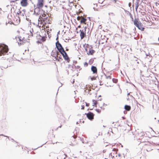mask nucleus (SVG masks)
Here are the masks:
<instances>
[{
    "instance_id": "obj_26",
    "label": "nucleus",
    "mask_w": 159,
    "mask_h": 159,
    "mask_svg": "<svg viewBox=\"0 0 159 159\" xmlns=\"http://www.w3.org/2000/svg\"><path fill=\"white\" fill-rule=\"evenodd\" d=\"M77 30V28L75 27V29L74 30V31H73V32L74 33V34H75V32Z\"/></svg>"
},
{
    "instance_id": "obj_42",
    "label": "nucleus",
    "mask_w": 159,
    "mask_h": 159,
    "mask_svg": "<svg viewBox=\"0 0 159 159\" xmlns=\"http://www.w3.org/2000/svg\"><path fill=\"white\" fill-rule=\"evenodd\" d=\"M104 159H107V158H105Z\"/></svg>"
},
{
    "instance_id": "obj_17",
    "label": "nucleus",
    "mask_w": 159,
    "mask_h": 159,
    "mask_svg": "<svg viewBox=\"0 0 159 159\" xmlns=\"http://www.w3.org/2000/svg\"><path fill=\"white\" fill-rule=\"evenodd\" d=\"M14 23L17 25L20 23V19L18 17V19H14Z\"/></svg>"
},
{
    "instance_id": "obj_18",
    "label": "nucleus",
    "mask_w": 159,
    "mask_h": 159,
    "mask_svg": "<svg viewBox=\"0 0 159 159\" xmlns=\"http://www.w3.org/2000/svg\"><path fill=\"white\" fill-rule=\"evenodd\" d=\"M92 102H93V106L97 107V104H98V102L96 100H92Z\"/></svg>"
},
{
    "instance_id": "obj_39",
    "label": "nucleus",
    "mask_w": 159,
    "mask_h": 159,
    "mask_svg": "<svg viewBox=\"0 0 159 159\" xmlns=\"http://www.w3.org/2000/svg\"><path fill=\"white\" fill-rule=\"evenodd\" d=\"M70 3H72L73 4V5L74 6V4H73V3L72 2H70Z\"/></svg>"
},
{
    "instance_id": "obj_15",
    "label": "nucleus",
    "mask_w": 159,
    "mask_h": 159,
    "mask_svg": "<svg viewBox=\"0 0 159 159\" xmlns=\"http://www.w3.org/2000/svg\"><path fill=\"white\" fill-rule=\"evenodd\" d=\"M66 157V155L63 153L60 154L58 156L57 159H65Z\"/></svg>"
},
{
    "instance_id": "obj_6",
    "label": "nucleus",
    "mask_w": 159,
    "mask_h": 159,
    "mask_svg": "<svg viewBox=\"0 0 159 159\" xmlns=\"http://www.w3.org/2000/svg\"><path fill=\"white\" fill-rule=\"evenodd\" d=\"M84 47L88 55H93L95 52L88 44H85L84 45Z\"/></svg>"
},
{
    "instance_id": "obj_31",
    "label": "nucleus",
    "mask_w": 159,
    "mask_h": 159,
    "mask_svg": "<svg viewBox=\"0 0 159 159\" xmlns=\"http://www.w3.org/2000/svg\"><path fill=\"white\" fill-rule=\"evenodd\" d=\"M76 68L77 69H79V70H80V69H81V68H80V67L79 66H77L76 67Z\"/></svg>"
},
{
    "instance_id": "obj_12",
    "label": "nucleus",
    "mask_w": 159,
    "mask_h": 159,
    "mask_svg": "<svg viewBox=\"0 0 159 159\" xmlns=\"http://www.w3.org/2000/svg\"><path fill=\"white\" fill-rule=\"evenodd\" d=\"M77 19L78 20H80V22L81 23L86 24V21L87 20V19L84 18V17L81 16H78L77 17Z\"/></svg>"
},
{
    "instance_id": "obj_27",
    "label": "nucleus",
    "mask_w": 159,
    "mask_h": 159,
    "mask_svg": "<svg viewBox=\"0 0 159 159\" xmlns=\"http://www.w3.org/2000/svg\"><path fill=\"white\" fill-rule=\"evenodd\" d=\"M84 105H81V109L82 110H84Z\"/></svg>"
},
{
    "instance_id": "obj_30",
    "label": "nucleus",
    "mask_w": 159,
    "mask_h": 159,
    "mask_svg": "<svg viewBox=\"0 0 159 159\" xmlns=\"http://www.w3.org/2000/svg\"><path fill=\"white\" fill-rule=\"evenodd\" d=\"M42 40L43 41H44L46 40L45 38L44 37H42Z\"/></svg>"
},
{
    "instance_id": "obj_35",
    "label": "nucleus",
    "mask_w": 159,
    "mask_h": 159,
    "mask_svg": "<svg viewBox=\"0 0 159 159\" xmlns=\"http://www.w3.org/2000/svg\"><path fill=\"white\" fill-rule=\"evenodd\" d=\"M16 144V145H17V146H16V147H17V146H18L19 147H20V146L17 143H15Z\"/></svg>"
},
{
    "instance_id": "obj_8",
    "label": "nucleus",
    "mask_w": 159,
    "mask_h": 159,
    "mask_svg": "<svg viewBox=\"0 0 159 159\" xmlns=\"http://www.w3.org/2000/svg\"><path fill=\"white\" fill-rule=\"evenodd\" d=\"M31 0H21L20 4L21 6L23 7H27Z\"/></svg>"
},
{
    "instance_id": "obj_9",
    "label": "nucleus",
    "mask_w": 159,
    "mask_h": 159,
    "mask_svg": "<svg viewBox=\"0 0 159 159\" xmlns=\"http://www.w3.org/2000/svg\"><path fill=\"white\" fill-rule=\"evenodd\" d=\"M118 150L116 148H113L112 150L113 152L110 154V156L112 159H115L116 157H117V151Z\"/></svg>"
},
{
    "instance_id": "obj_5",
    "label": "nucleus",
    "mask_w": 159,
    "mask_h": 159,
    "mask_svg": "<svg viewBox=\"0 0 159 159\" xmlns=\"http://www.w3.org/2000/svg\"><path fill=\"white\" fill-rule=\"evenodd\" d=\"M134 25L137 27L139 30L141 31H143L144 28L143 27V25L139 21L138 18H135L133 21Z\"/></svg>"
},
{
    "instance_id": "obj_11",
    "label": "nucleus",
    "mask_w": 159,
    "mask_h": 159,
    "mask_svg": "<svg viewBox=\"0 0 159 159\" xmlns=\"http://www.w3.org/2000/svg\"><path fill=\"white\" fill-rule=\"evenodd\" d=\"M85 31V29H81L80 30V36L81 39H83L86 36Z\"/></svg>"
},
{
    "instance_id": "obj_10",
    "label": "nucleus",
    "mask_w": 159,
    "mask_h": 159,
    "mask_svg": "<svg viewBox=\"0 0 159 159\" xmlns=\"http://www.w3.org/2000/svg\"><path fill=\"white\" fill-rule=\"evenodd\" d=\"M106 106L107 105L105 104L103 102H98V107L102 110H104Z\"/></svg>"
},
{
    "instance_id": "obj_28",
    "label": "nucleus",
    "mask_w": 159,
    "mask_h": 159,
    "mask_svg": "<svg viewBox=\"0 0 159 159\" xmlns=\"http://www.w3.org/2000/svg\"><path fill=\"white\" fill-rule=\"evenodd\" d=\"M106 78L107 79H111V76H108L106 77Z\"/></svg>"
},
{
    "instance_id": "obj_7",
    "label": "nucleus",
    "mask_w": 159,
    "mask_h": 159,
    "mask_svg": "<svg viewBox=\"0 0 159 159\" xmlns=\"http://www.w3.org/2000/svg\"><path fill=\"white\" fill-rule=\"evenodd\" d=\"M8 51L7 46L6 45L0 46V56L5 54Z\"/></svg>"
},
{
    "instance_id": "obj_36",
    "label": "nucleus",
    "mask_w": 159,
    "mask_h": 159,
    "mask_svg": "<svg viewBox=\"0 0 159 159\" xmlns=\"http://www.w3.org/2000/svg\"><path fill=\"white\" fill-rule=\"evenodd\" d=\"M43 28L42 29V30H44L45 31V29H44V26H43Z\"/></svg>"
},
{
    "instance_id": "obj_40",
    "label": "nucleus",
    "mask_w": 159,
    "mask_h": 159,
    "mask_svg": "<svg viewBox=\"0 0 159 159\" xmlns=\"http://www.w3.org/2000/svg\"><path fill=\"white\" fill-rule=\"evenodd\" d=\"M56 55H57V53L56 52Z\"/></svg>"
},
{
    "instance_id": "obj_24",
    "label": "nucleus",
    "mask_w": 159,
    "mask_h": 159,
    "mask_svg": "<svg viewBox=\"0 0 159 159\" xmlns=\"http://www.w3.org/2000/svg\"><path fill=\"white\" fill-rule=\"evenodd\" d=\"M84 66H85V67H87L88 65V64L87 62H85L84 63Z\"/></svg>"
},
{
    "instance_id": "obj_23",
    "label": "nucleus",
    "mask_w": 159,
    "mask_h": 159,
    "mask_svg": "<svg viewBox=\"0 0 159 159\" xmlns=\"http://www.w3.org/2000/svg\"><path fill=\"white\" fill-rule=\"evenodd\" d=\"M112 80L113 82L114 83H117V82L118 81L117 79H116L113 78Z\"/></svg>"
},
{
    "instance_id": "obj_16",
    "label": "nucleus",
    "mask_w": 159,
    "mask_h": 159,
    "mask_svg": "<svg viewBox=\"0 0 159 159\" xmlns=\"http://www.w3.org/2000/svg\"><path fill=\"white\" fill-rule=\"evenodd\" d=\"M91 70L93 74H97V69L96 67L92 66H91Z\"/></svg>"
},
{
    "instance_id": "obj_41",
    "label": "nucleus",
    "mask_w": 159,
    "mask_h": 159,
    "mask_svg": "<svg viewBox=\"0 0 159 159\" xmlns=\"http://www.w3.org/2000/svg\"><path fill=\"white\" fill-rule=\"evenodd\" d=\"M33 61H34V60L33 59Z\"/></svg>"
},
{
    "instance_id": "obj_1",
    "label": "nucleus",
    "mask_w": 159,
    "mask_h": 159,
    "mask_svg": "<svg viewBox=\"0 0 159 159\" xmlns=\"http://www.w3.org/2000/svg\"><path fill=\"white\" fill-rule=\"evenodd\" d=\"M37 15H39V19H40L41 21H42V20H43L42 23H44V24H50L51 23V17L48 15L47 16L43 10H39V13H37Z\"/></svg>"
},
{
    "instance_id": "obj_3",
    "label": "nucleus",
    "mask_w": 159,
    "mask_h": 159,
    "mask_svg": "<svg viewBox=\"0 0 159 159\" xmlns=\"http://www.w3.org/2000/svg\"><path fill=\"white\" fill-rule=\"evenodd\" d=\"M44 3V0H37L36 3V7L35 8L34 10V13L36 15H37V13H39V10L41 9L43 6Z\"/></svg>"
},
{
    "instance_id": "obj_2",
    "label": "nucleus",
    "mask_w": 159,
    "mask_h": 159,
    "mask_svg": "<svg viewBox=\"0 0 159 159\" xmlns=\"http://www.w3.org/2000/svg\"><path fill=\"white\" fill-rule=\"evenodd\" d=\"M56 46L57 49L59 51V52L61 53L62 55L65 59L67 61V62H69L68 60L69 59V58L68 57V56L67 55L66 52L64 50V49L62 48L61 45L59 42L58 41H57L56 43Z\"/></svg>"
},
{
    "instance_id": "obj_13",
    "label": "nucleus",
    "mask_w": 159,
    "mask_h": 159,
    "mask_svg": "<svg viewBox=\"0 0 159 159\" xmlns=\"http://www.w3.org/2000/svg\"><path fill=\"white\" fill-rule=\"evenodd\" d=\"M47 24H44V23H42V21H40L39 19L38 20V26L40 28L41 27L42 28H43V26H44V29H45V27L46 28H48L49 26L48 25H47Z\"/></svg>"
},
{
    "instance_id": "obj_25",
    "label": "nucleus",
    "mask_w": 159,
    "mask_h": 159,
    "mask_svg": "<svg viewBox=\"0 0 159 159\" xmlns=\"http://www.w3.org/2000/svg\"><path fill=\"white\" fill-rule=\"evenodd\" d=\"M152 0H144L143 1L144 2H147L148 3V2H150Z\"/></svg>"
},
{
    "instance_id": "obj_37",
    "label": "nucleus",
    "mask_w": 159,
    "mask_h": 159,
    "mask_svg": "<svg viewBox=\"0 0 159 159\" xmlns=\"http://www.w3.org/2000/svg\"><path fill=\"white\" fill-rule=\"evenodd\" d=\"M70 29H71V31H71V33H72V30H72V29H71V28H70Z\"/></svg>"
},
{
    "instance_id": "obj_34",
    "label": "nucleus",
    "mask_w": 159,
    "mask_h": 159,
    "mask_svg": "<svg viewBox=\"0 0 159 159\" xmlns=\"http://www.w3.org/2000/svg\"><path fill=\"white\" fill-rule=\"evenodd\" d=\"M72 138H73V139H75L76 137V136H75V137H74L73 136L72 137Z\"/></svg>"
},
{
    "instance_id": "obj_32",
    "label": "nucleus",
    "mask_w": 159,
    "mask_h": 159,
    "mask_svg": "<svg viewBox=\"0 0 159 159\" xmlns=\"http://www.w3.org/2000/svg\"><path fill=\"white\" fill-rule=\"evenodd\" d=\"M85 103L86 104V106L87 107H89V103H87L86 102H85Z\"/></svg>"
},
{
    "instance_id": "obj_33",
    "label": "nucleus",
    "mask_w": 159,
    "mask_h": 159,
    "mask_svg": "<svg viewBox=\"0 0 159 159\" xmlns=\"http://www.w3.org/2000/svg\"><path fill=\"white\" fill-rule=\"evenodd\" d=\"M138 7V4H137V5H136V6H135V9H136V11H137Z\"/></svg>"
},
{
    "instance_id": "obj_29",
    "label": "nucleus",
    "mask_w": 159,
    "mask_h": 159,
    "mask_svg": "<svg viewBox=\"0 0 159 159\" xmlns=\"http://www.w3.org/2000/svg\"><path fill=\"white\" fill-rule=\"evenodd\" d=\"M91 79L92 80H96V78L95 77H92L91 78Z\"/></svg>"
},
{
    "instance_id": "obj_19",
    "label": "nucleus",
    "mask_w": 159,
    "mask_h": 159,
    "mask_svg": "<svg viewBox=\"0 0 159 159\" xmlns=\"http://www.w3.org/2000/svg\"><path fill=\"white\" fill-rule=\"evenodd\" d=\"M125 109L126 111H129L130 110L131 107L129 106L125 105Z\"/></svg>"
},
{
    "instance_id": "obj_4",
    "label": "nucleus",
    "mask_w": 159,
    "mask_h": 159,
    "mask_svg": "<svg viewBox=\"0 0 159 159\" xmlns=\"http://www.w3.org/2000/svg\"><path fill=\"white\" fill-rule=\"evenodd\" d=\"M28 38V36L26 34H24L20 36L18 38L19 40L18 41V44L21 45L27 42L29 40Z\"/></svg>"
},
{
    "instance_id": "obj_38",
    "label": "nucleus",
    "mask_w": 159,
    "mask_h": 159,
    "mask_svg": "<svg viewBox=\"0 0 159 159\" xmlns=\"http://www.w3.org/2000/svg\"><path fill=\"white\" fill-rule=\"evenodd\" d=\"M75 82V81L74 80H73L72 82V84H73Z\"/></svg>"
},
{
    "instance_id": "obj_22",
    "label": "nucleus",
    "mask_w": 159,
    "mask_h": 159,
    "mask_svg": "<svg viewBox=\"0 0 159 159\" xmlns=\"http://www.w3.org/2000/svg\"><path fill=\"white\" fill-rule=\"evenodd\" d=\"M93 61H94L93 60V59H90V60H89V64L90 65H91V64H93Z\"/></svg>"
},
{
    "instance_id": "obj_14",
    "label": "nucleus",
    "mask_w": 159,
    "mask_h": 159,
    "mask_svg": "<svg viewBox=\"0 0 159 159\" xmlns=\"http://www.w3.org/2000/svg\"><path fill=\"white\" fill-rule=\"evenodd\" d=\"M87 117L90 120H92L94 118V115L91 112H89L88 113L86 114Z\"/></svg>"
},
{
    "instance_id": "obj_20",
    "label": "nucleus",
    "mask_w": 159,
    "mask_h": 159,
    "mask_svg": "<svg viewBox=\"0 0 159 159\" xmlns=\"http://www.w3.org/2000/svg\"><path fill=\"white\" fill-rule=\"evenodd\" d=\"M122 157L120 154H118L117 155V157H116L115 159H122Z\"/></svg>"
},
{
    "instance_id": "obj_21",
    "label": "nucleus",
    "mask_w": 159,
    "mask_h": 159,
    "mask_svg": "<svg viewBox=\"0 0 159 159\" xmlns=\"http://www.w3.org/2000/svg\"><path fill=\"white\" fill-rule=\"evenodd\" d=\"M102 110L100 108H98V109H96V111L98 113H101L102 111Z\"/></svg>"
}]
</instances>
